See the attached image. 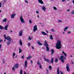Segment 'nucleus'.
<instances>
[{"mask_svg":"<svg viewBox=\"0 0 74 74\" xmlns=\"http://www.w3.org/2000/svg\"><path fill=\"white\" fill-rule=\"evenodd\" d=\"M58 61V59L57 58H56L55 60V62L56 63Z\"/></svg>","mask_w":74,"mask_h":74,"instance_id":"obj_29","label":"nucleus"},{"mask_svg":"<svg viewBox=\"0 0 74 74\" xmlns=\"http://www.w3.org/2000/svg\"><path fill=\"white\" fill-rule=\"evenodd\" d=\"M13 56H15V53H14L13 54Z\"/></svg>","mask_w":74,"mask_h":74,"instance_id":"obj_45","label":"nucleus"},{"mask_svg":"<svg viewBox=\"0 0 74 74\" xmlns=\"http://www.w3.org/2000/svg\"><path fill=\"white\" fill-rule=\"evenodd\" d=\"M10 32H12V30H11L10 31Z\"/></svg>","mask_w":74,"mask_h":74,"instance_id":"obj_62","label":"nucleus"},{"mask_svg":"<svg viewBox=\"0 0 74 74\" xmlns=\"http://www.w3.org/2000/svg\"><path fill=\"white\" fill-rule=\"evenodd\" d=\"M15 15H16V14H12V15H11V18H14L15 16Z\"/></svg>","mask_w":74,"mask_h":74,"instance_id":"obj_11","label":"nucleus"},{"mask_svg":"<svg viewBox=\"0 0 74 74\" xmlns=\"http://www.w3.org/2000/svg\"><path fill=\"white\" fill-rule=\"evenodd\" d=\"M36 13H37V14H38L39 13V12H38V11H36Z\"/></svg>","mask_w":74,"mask_h":74,"instance_id":"obj_54","label":"nucleus"},{"mask_svg":"<svg viewBox=\"0 0 74 74\" xmlns=\"http://www.w3.org/2000/svg\"><path fill=\"white\" fill-rule=\"evenodd\" d=\"M66 57H64V56H61L60 58L59 59H60L62 63H64V60H66Z\"/></svg>","mask_w":74,"mask_h":74,"instance_id":"obj_3","label":"nucleus"},{"mask_svg":"<svg viewBox=\"0 0 74 74\" xmlns=\"http://www.w3.org/2000/svg\"><path fill=\"white\" fill-rule=\"evenodd\" d=\"M37 16H38V18H39V16H38V15Z\"/></svg>","mask_w":74,"mask_h":74,"instance_id":"obj_61","label":"nucleus"},{"mask_svg":"<svg viewBox=\"0 0 74 74\" xmlns=\"http://www.w3.org/2000/svg\"><path fill=\"white\" fill-rule=\"evenodd\" d=\"M42 34L44 36H45V35H48V34H47L45 33L44 32L42 31L41 32Z\"/></svg>","mask_w":74,"mask_h":74,"instance_id":"obj_12","label":"nucleus"},{"mask_svg":"<svg viewBox=\"0 0 74 74\" xmlns=\"http://www.w3.org/2000/svg\"><path fill=\"white\" fill-rule=\"evenodd\" d=\"M44 59L46 61V62H48V63H50V60H49L48 59H46L45 58H44Z\"/></svg>","mask_w":74,"mask_h":74,"instance_id":"obj_13","label":"nucleus"},{"mask_svg":"<svg viewBox=\"0 0 74 74\" xmlns=\"http://www.w3.org/2000/svg\"><path fill=\"white\" fill-rule=\"evenodd\" d=\"M46 32H47V33H49V32H48V31L46 30Z\"/></svg>","mask_w":74,"mask_h":74,"instance_id":"obj_53","label":"nucleus"},{"mask_svg":"<svg viewBox=\"0 0 74 74\" xmlns=\"http://www.w3.org/2000/svg\"><path fill=\"white\" fill-rule=\"evenodd\" d=\"M6 39L8 41H11V37H10V36H8Z\"/></svg>","mask_w":74,"mask_h":74,"instance_id":"obj_7","label":"nucleus"},{"mask_svg":"<svg viewBox=\"0 0 74 74\" xmlns=\"http://www.w3.org/2000/svg\"><path fill=\"white\" fill-rule=\"evenodd\" d=\"M53 9L54 10H57V8H56L55 6L53 7Z\"/></svg>","mask_w":74,"mask_h":74,"instance_id":"obj_37","label":"nucleus"},{"mask_svg":"<svg viewBox=\"0 0 74 74\" xmlns=\"http://www.w3.org/2000/svg\"><path fill=\"white\" fill-rule=\"evenodd\" d=\"M42 9L43 11H44L45 12V10H46V8L45 7V6H43L42 8Z\"/></svg>","mask_w":74,"mask_h":74,"instance_id":"obj_17","label":"nucleus"},{"mask_svg":"<svg viewBox=\"0 0 74 74\" xmlns=\"http://www.w3.org/2000/svg\"><path fill=\"white\" fill-rule=\"evenodd\" d=\"M32 58V56H29L27 58V60H29L30 59H31Z\"/></svg>","mask_w":74,"mask_h":74,"instance_id":"obj_15","label":"nucleus"},{"mask_svg":"<svg viewBox=\"0 0 74 74\" xmlns=\"http://www.w3.org/2000/svg\"><path fill=\"white\" fill-rule=\"evenodd\" d=\"M68 29V27H65V28H64V32H65V31H66V30H67V29Z\"/></svg>","mask_w":74,"mask_h":74,"instance_id":"obj_30","label":"nucleus"},{"mask_svg":"<svg viewBox=\"0 0 74 74\" xmlns=\"http://www.w3.org/2000/svg\"><path fill=\"white\" fill-rule=\"evenodd\" d=\"M51 63L53 64V58H52L51 60Z\"/></svg>","mask_w":74,"mask_h":74,"instance_id":"obj_22","label":"nucleus"},{"mask_svg":"<svg viewBox=\"0 0 74 74\" xmlns=\"http://www.w3.org/2000/svg\"><path fill=\"white\" fill-rule=\"evenodd\" d=\"M29 23H32V21L31 20H29Z\"/></svg>","mask_w":74,"mask_h":74,"instance_id":"obj_35","label":"nucleus"},{"mask_svg":"<svg viewBox=\"0 0 74 74\" xmlns=\"http://www.w3.org/2000/svg\"><path fill=\"white\" fill-rule=\"evenodd\" d=\"M51 31H52L53 32H55V31H54V30L53 29H51Z\"/></svg>","mask_w":74,"mask_h":74,"instance_id":"obj_43","label":"nucleus"},{"mask_svg":"<svg viewBox=\"0 0 74 74\" xmlns=\"http://www.w3.org/2000/svg\"><path fill=\"white\" fill-rule=\"evenodd\" d=\"M59 22H62V21L60 20H59Z\"/></svg>","mask_w":74,"mask_h":74,"instance_id":"obj_52","label":"nucleus"},{"mask_svg":"<svg viewBox=\"0 0 74 74\" xmlns=\"http://www.w3.org/2000/svg\"><path fill=\"white\" fill-rule=\"evenodd\" d=\"M30 61L31 62V64H33V61L31 60H30Z\"/></svg>","mask_w":74,"mask_h":74,"instance_id":"obj_42","label":"nucleus"},{"mask_svg":"<svg viewBox=\"0 0 74 74\" xmlns=\"http://www.w3.org/2000/svg\"><path fill=\"white\" fill-rule=\"evenodd\" d=\"M25 3H28V1H27V0H25Z\"/></svg>","mask_w":74,"mask_h":74,"instance_id":"obj_39","label":"nucleus"},{"mask_svg":"<svg viewBox=\"0 0 74 74\" xmlns=\"http://www.w3.org/2000/svg\"><path fill=\"white\" fill-rule=\"evenodd\" d=\"M66 69L67 71H69L70 68H69V64H66Z\"/></svg>","mask_w":74,"mask_h":74,"instance_id":"obj_6","label":"nucleus"},{"mask_svg":"<svg viewBox=\"0 0 74 74\" xmlns=\"http://www.w3.org/2000/svg\"><path fill=\"white\" fill-rule=\"evenodd\" d=\"M24 56H25L24 55H23V56H22V58L23 59H24Z\"/></svg>","mask_w":74,"mask_h":74,"instance_id":"obj_44","label":"nucleus"},{"mask_svg":"<svg viewBox=\"0 0 74 74\" xmlns=\"http://www.w3.org/2000/svg\"><path fill=\"white\" fill-rule=\"evenodd\" d=\"M15 70V68L14 67H13L12 68V70Z\"/></svg>","mask_w":74,"mask_h":74,"instance_id":"obj_46","label":"nucleus"},{"mask_svg":"<svg viewBox=\"0 0 74 74\" xmlns=\"http://www.w3.org/2000/svg\"><path fill=\"white\" fill-rule=\"evenodd\" d=\"M4 38H5V39H6L7 38L6 37V35H5V34L4 35Z\"/></svg>","mask_w":74,"mask_h":74,"instance_id":"obj_34","label":"nucleus"},{"mask_svg":"<svg viewBox=\"0 0 74 74\" xmlns=\"http://www.w3.org/2000/svg\"><path fill=\"white\" fill-rule=\"evenodd\" d=\"M44 44L46 47L47 51H49V47H49V45L48 44V43L47 41H45Z\"/></svg>","mask_w":74,"mask_h":74,"instance_id":"obj_2","label":"nucleus"},{"mask_svg":"<svg viewBox=\"0 0 74 74\" xmlns=\"http://www.w3.org/2000/svg\"><path fill=\"white\" fill-rule=\"evenodd\" d=\"M56 47L58 49H60L61 48V41L59 40L58 41L56 46Z\"/></svg>","mask_w":74,"mask_h":74,"instance_id":"obj_1","label":"nucleus"},{"mask_svg":"<svg viewBox=\"0 0 74 74\" xmlns=\"http://www.w3.org/2000/svg\"><path fill=\"white\" fill-rule=\"evenodd\" d=\"M19 44L21 46L22 45V42L21 40H20Z\"/></svg>","mask_w":74,"mask_h":74,"instance_id":"obj_21","label":"nucleus"},{"mask_svg":"<svg viewBox=\"0 0 74 74\" xmlns=\"http://www.w3.org/2000/svg\"><path fill=\"white\" fill-rule=\"evenodd\" d=\"M65 1H66V0H62V2H64Z\"/></svg>","mask_w":74,"mask_h":74,"instance_id":"obj_50","label":"nucleus"},{"mask_svg":"<svg viewBox=\"0 0 74 74\" xmlns=\"http://www.w3.org/2000/svg\"><path fill=\"white\" fill-rule=\"evenodd\" d=\"M37 27L36 25H35L34 27L33 32H35L36 31H37Z\"/></svg>","mask_w":74,"mask_h":74,"instance_id":"obj_5","label":"nucleus"},{"mask_svg":"<svg viewBox=\"0 0 74 74\" xmlns=\"http://www.w3.org/2000/svg\"><path fill=\"white\" fill-rule=\"evenodd\" d=\"M1 12V10H0V13Z\"/></svg>","mask_w":74,"mask_h":74,"instance_id":"obj_63","label":"nucleus"},{"mask_svg":"<svg viewBox=\"0 0 74 74\" xmlns=\"http://www.w3.org/2000/svg\"><path fill=\"white\" fill-rule=\"evenodd\" d=\"M14 67L15 68L17 69V68L19 67V65L18 64H16L14 65Z\"/></svg>","mask_w":74,"mask_h":74,"instance_id":"obj_14","label":"nucleus"},{"mask_svg":"<svg viewBox=\"0 0 74 74\" xmlns=\"http://www.w3.org/2000/svg\"><path fill=\"white\" fill-rule=\"evenodd\" d=\"M20 74H22V69H21L20 70Z\"/></svg>","mask_w":74,"mask_h":74,"instance_id":"obj_33","label":"nucleus"},{"mask_svg":"<svg viewBox=\"0 0 74 74\" xmlns=\"http://www.w3.org/2000/svg\"><path fill=\"white\" fill-rule=\"evenodd\" d=\"M28 46L29 47H30V43H29L28 44Z\"/></svg>","mask_w":74,"mask_h":74,"instance_id":"obj_49","label":"nucleus"},{"mask_svg":"<svg viewBox=\"0 0 74 74\" xmlns=\"http://www.w3.org/2000/svg\"><path fill=\"white\" fill-rule=\"evenodd\" d=\"M39 68H40V69L42 68V66H41V64H40L39 65Z\"/></svg>","mask_w":74,"mask_h":74,"instance_id":"obj_32","label":"nucleus"},{"mask_svg":"<svg viewBox=\"0 0 74 74\" xmlns=\"http://www.w3.org/2000/svg\"><path fill=\"white\" fill-rule=\"evenodd\" d=\"M22 33H23V31L22 30L20 31L19 33V36H22Z\"/></svg>","mask_w":74,"mask_h":74,"instance_id":"obj_9","label":"nucleus"},{"mask_svg":"<svg viewBox=\"0 0 74 74\" xmlns=\"http://www.w3.org/2000/svg\"><path fill=\"white\" fill-rule=\"evenodd\" d=\"M28 39L29 40H32V38L30 37H29V38H28Z\"/></svg>","mask_w":74,"mask_h":74,"instance_id":"obj_38","label":"nucleus"},{"mask_svg":"<svg viewBox=\"0 0 74 74\" xmlns=\"http://www.w3.org/2000/svg\"><path fill=\"white\" fill-rule=\"evenodd\" d=\"M71 14H74V11H73L71 13Z\"/></svg>","mask_w":74,"mask_h":74,"instance_id":"obj_47","label":"nucleus"},{"mask_svg":"<svg viewBox=\"0 0 74 74\" xmlns=\"http://www.w3.org/2000/svg\"><path fill=\"white\" fill-rule=\"evenodd\" d=\"M19 53H21L22 52V50L20 48H19Z\"/></svg>","mask_w":74,"mask_h":74,"instance_id":"obj_28","label":"nucleus"},{"mask_svg":"<svg viewBox=\"0 0 74 74\" xmlns=\"http://www.w3.org/2000/svg\"><path fill=\"white\" fill-rule=\"evenodd\" d=\"M38 2L41 4H44V2L42 0H38Z\"/></svg>","mask_w":74,"mask_h":74,"instance_id":"obj_8","label":"nucleus"},{"mask_svg":"<svg viewBox=\"0 0 74 74\" xmlns=\"http://www.w3.org/2000/svg\"><path fill=\"white\" fill-rule=\"evenodd\" d=\"M67 11H70V10H67Z\"/></svg>","mask_w":74,"mask_h":74,"instance_id":"obj_60","label":"nucleus"},{"mask_svg":"<svg viewBox=\"0 0 74 74\" xmlns=\"http://www.w3.org/2000/svg\"><path fill=\"white\" fill-rule=\"evenodd\" d=\"M27 61L26 60L25 62V67H27Z\"/></svg>","mask_w":74,"mask_h":74,"instance_id":"obj_10","label":"nucleus"},{"mask_svg":"<svg viewBox=\"0 0 74 74\" xmlns=\"http://www.w3.org/2000/svg\"><path fill=\"white\" fill-rule=\"evenodd\" d=\"M1 3H0V7H1Z\"/></svg>","mask_w":74,"mask_h":74,"instance_id":"obj_48","label":"nucleus"},{"mask_svg":"<svg viewBox=\"0 0 74 74\" xmlns=\"http://www.w3.org/2000/svg\"><path fill=\"white\" fill-rule=\"evenodd\" d=\"M0 29L1 30H3V29H4V28L3 26L0 25Z\"/></svg>","mask_w":74,"mask_h":74,"instance_id":"obj_24","label":"nucleus"},{"mask_svg":"<svg viewBox=\"0 0 74 74\" xmlns=\"http://www.w3.org/2000/svg\"><path fill=\"white\" fill-rule=\"evenodd\" d=\"M3 1V2H4V3H5V0H4Z\"/></svg>","mask_w":74,"mask_h":74,"instance_id":"obj_56","label":"nucleus"},{"mask_svg":"<svg viewBox=\"0 0 74 74\" xmlns=\"http://www.w3.org/2000/svg\"><path fill=\"white\" fill-rule=\"evenodd\" d=\"M51 52L52 53H51V55H53V53H54L55 52V51H54V50L53 49H51Z\"/></svg>","mask_w":74,"mask_h":74,"instance_id":"obj_16","label":"nucleus"},{"mask_svg":"<svg viewBox=\"0 0 74 74\" xmlns=\"http://www.w3.org/2000/svg\"><path fill=\"white\" fill-rule=\"evenodd\" d=\"M11 44V41H9L7 42V45H9L10 44Z\"/></svg>","mask_w":74,"mask_h":74,"instance_id":"obj_27","label":"nucleus"},{"mask_svg":"<svg viewBox=\"0 0 74 74\" xmlns=\"http://www.w3.org/2000/svg\"><path fill=\"white\" fill-rule=\"evenodd\" d=\"M40 61H38L37 62V64L38 65H40Z\"/></svg>","mask_w":74,"mask_h":74,"instance_id":"obj_31","label":"nucleus"},{"mask_svg":"<svg viewBox=\"0 0 74 74\" xmlns=\"http://www.w3.org/2000/svg\"><path fill=\"white\" fill-rule=\"evenodd\" d=\"M4 74H6V73H5Z\"/></svg>","mask_w":74,"mask_h":74,"instance_id":"obj_64","label":"nucleus"},{"mask_svg":"<svg viewBox=\"0 0 74 74\" xmlns=\"http://www.w3.org/2000/svg\"><path fill=\"white\" fill-rule=\"evenodd\" d=\"M17 56H16L15 57L16 58H17Z\"/></svg>","mask_w":74,"mask_h":74,"instance_id":"obj_59","label":"nucleus"},{"mask_svg":"<svg viewBox=\"0 0 74 74\" xmlns=\"http://www.w3.org/2000/svg\"><path fill=\"white\" fill-rule=\"evenodd\" d=\"M57 73L58 74H60V73H59V68H58L57 69Z\"/></svg>","mask_w":74,"mask_h":74,"instance_id":"obj_23","label":"nucleus"},{"mask_svg":"<svg viewBox=\"0 0 74 74\" xmlns=\"http://www.w3.org/2000/svg\"><path fill=\"white\" fill-rule=\"evenodd\" d=\"M46 71H47L48 73V70L47 69Z\"/></svg>","mask_w":74,"mask_h":74,"instance_id":"obj_57","label":"nucleus"},{"mask_svg":"<svg viewBox=\"0 0 74 74\" xmlns=\"http://www.w3.org/2000/svg\"><path fill=\"white\" fill-rule=\"evenodd\" d=\"M71 62L72 63V64H74V62H73V61H71Z\"/></svg>","mask_w":74,"mask_h":74,"instance_id":"obj_51","label":"nucleus"},{"mask_svg":"<svg viewBox=\"0 0 74 74\" xmlns=\"http://www.w3.org/2000/svg\"><path fill=\"white\" fill-rule=\"evenodd\" d=\"M70 33H71V32H70V31L68 32H67V34H70Z\"/></svg>","mask_w":74,"mask_h":74,"instance_id":"obj_41","label":"nucleus"},{"mask_svg":"<svg viewBox=\"0 0 74 74\" xmlns=\"http://www.w3.org/2000/svg\"><path fill=\"white\" fill-rule=\"evenodd\" d=\"M49 69H50V70H51L52 69V67L51 66H49Z\"/></svg>","mask_w":74,"mask_h":74,"instance_id":"obj_36","label":"nucleus"},{"mask_svg":"<svg viewBox=\"0 0 74 74\" xmlns=\"http://www.w3.org/2000/svg\"><path fill=\"white\" fill-rule=\"evenodd\" d=\"M32 49H34V47H33V46H32Z\"/></svg>","mask_w":74,"mask_h":74,"instance_id":"obj_55","label":"nucleus"},{"mask_svg":"<svg viewBox=\"0 0 74 74\" xmlns=\"http://www.w3.org/2000/svg\"><path fill=\"white\" fill-rule=\"evenodd\" d=\"M50 39L51 40H53V37H52V35H51L50 36Z\"/></svg>","mask_w":74,"mask_h":74,"instance_id":"obj_26","label":"nucleus"},{"mask_svg":"<svg viewBox=\"0 0 74 74\" xmlns=\"http://www.w3.org/2000/svg\"><path fill=\"white\" fill-rule=\"evenodd\" d=\"M37 43L38 44V45H42V43H41L39 41H38L37 42Z\"/></svg>","mask_w":74,"mask_h":74,"instance_id":"obj_19","label":"nucleus"},{"mask_svg":"<svg viewBox=\"0 0 74 74\" xmlns=\"http://www.w3.org/2000/svg\"><path fill=\"white\" fill-rule=\"evenodd\" d=\"M7 18H5L3 19V22H5L7 21Z\"/></svg>","mask_w":74,"mask_h":74,"instance_id":"obj_25","label":"nucleus"},{"mask_svg":"<svg viewBox=\"0 0 74 74\" xmlns=\"http://www.w3.org/2000/svg\"><path fill=\"white\" fill-rule=\"evenodd\" d=\"M3 63H5V61H3Z\"/></svg>","mask_w":74,"mask_h":74,"instance_id":"obj_58","label":"nucleus"},{"mask_svg":"<svg viewBox=\"0 0 74 74\" xmlns=\"http://www.w3.org/2000/svg\"><path fill=\"white\" fill-rule=\"evenodd\" d=\"M8 27V25H6L4 28V29L5 30H7Z\"/></svg>","mask_w":74,"mask_h":74,"instance_id":"obj_18","label":"nucleus"},{"mask_svg":"<svg viewBox=\"0 0 74 74\" xmlns=\"http://www.w3.org/2000/svg\"><path fill=\"white\" fill-rule=\"evenodd\" d=\"M3 40L2 39H1V40H0V42H3Z\"/></svg>","mask_w":74,"mask_h":74,"instance_id":"obj_40","label":"nucleus"},{"mask_svg":"<svg viewBox=\"0 0 74 74\" xmlns=\"http://www.w3.org/2000/svg\"><path fill=\"white\" fill-rule=\"evenodd\" d=\"M62 53L64 55V56H65V57L67 56V54L64 52L63 50L62 51Z\"/></svg>","mask_w":74,"mask_h":74,"instance_id":"obj_20","label":"nucleus"},{"mask_svg":"<svg viewBox=\"0 0 74 74\" xmlns=\"http://www.w3.org/2000/svg\"><path fill=\"white\" fill-rule=\"evenodd\" d=\"M20 19L21 22L23 23H25V21H24V19L23 18V16H20Z\"/></svg>","mask_w":74,"mask_h":74,"instance_id":"obj_4","label":"nucleus"}]
</instances>
